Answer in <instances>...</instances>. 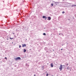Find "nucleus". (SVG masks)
I'll return each instance as SVG.
<instances>
[{"mask_svg": "<svg viewBox=\"0 0 76 76\" xmlns=\"http://www.w3.org/2000/svg\"><path fill=\"white\" fill-rule=\"evenodd\" d=\"M72 6L73 7V6H76V5H72Z\"/></svg>", "mask_w": 76, "mask_h": 76, "instance_id": "nucleus-8", "label": "nucleus"}, {"mask_svg": "<svg viewBox=\"0 0 76 76\" xmlns=\"http://www.w3.org/2000/svg\"><path fill=\"white\" fill-rule=\"evenodd\" d=\"M23 51H24V53H25V52H26V50L24 49H23Z\"/></svg>", "mask_w": 76, "mask_h": 76, "instance_id": "nucleus-6", "label": "nucleus"}, {"mask_svg": "<svg viewBox=\"0 0 76 76\" xmlns=\"http://www.w3.org/2000/svg\"><path fill=\"white\" fill-rule=\"evenodd\" d=\"M61 50H63V49H61Z\"/></svg>", "mask_w": 76, "mask_h": 76, "instance_id": "nucleus-20", "label": "nucleus"}, {"mask_svg": "<svg viewBox=\"0 0 76 76\" xmlns=\"http://www.w3.org/2000/svg\"><path fill=\"white\" fill-rule=\"evenodd\" d=\"M44 66H42V67H43V68H44Z\"/></svg>", "mask_w": 76, "mask_h": 76, "instance_id": "nucleus-21", "label": "nucleus"}, {"mask_svg": "<svg viewBox=\"0 0 76 76\" xmlns=\"http://www.w3.org/2000/svg\"><path fill=\"white\" fill-rule=\"evenodd\" d=\"M5 59H6V60H7V58L6 57L5 58Z\"/></svg>", "mask_w": 76, "mask_h": 76, "instance_id": "nucleus-16", "label": "nucleus"}, {"mask_svg": "<svg viewBox=\"0 0 76 76\" xmlns=\"http://www.w3.org/2000/svg\"><path fill=\"white\" fill-rule=\"evenodd\" d=\"M59 35H60V34H59Z\"/></svg>", "mask_w": 76, "mask_h": 76, "instance_id": "nucleus-22", "label": "nucleus"}, {"mask_svg": "<svg viewBox=\"0 0 76 76\" xmlns=\"http://www.w3.org/2000/svg\"><path fill=\"white\" fill-rule=\"evenodd\" d=\"M51 18L50 17H48V20H51Z\"/></svg>", "mask_w": 76, "mask_h": 76, "instance_id": "nucleus-5", "label": "nucleus"}, {"mask_svg": "<svg viewBox=\"0 0 76 76\" xmlns=\"http://www.w3.org/2000/svg\"><path fill=\"white\" fill-rule=\"evenodd\" d=\"M15 59L16 61H17L19 60H20V59H21V58H20V57H17V58H15Z\"/></svg>", "mask_w": 76, "mask_h": 76, "instance_id": "nucleus-2", "label": "nucleus"}, {"mask_svg": "<svg viewBox=\"0 0 76 76\" xmlns=\"http://www.w3.org/2000/svg\"><path fill=\"white\" fill-rule=\"evenodd\" d=\"M22 47H26V44H22Z\"/></svg>", "mask_w": 76, "mask_h": 76, "instance_id": "nucleus-3", "label": "nucleus"}, {"mask_svg": "<svg viewBox=\"0 0 76 76\" xmlns=\"http://www.w3.org/2000/svg\"><path fill=\"white\" fill-rule=\"evenodd\" d=\"M55 3H58L57 2H55Z\"/></svg>", "mask_w": 76, "mask_h": 76, "instance_id": "nucleus-18", "label": "nucleus"}, {"mask_svg": "<svg viewBox=\"0 0 76 76\" xmlns=\"http://www.w3.org/2000/svg\"><path fill=\"white\" fill-rule=\"evenodd\" d=\"M52 76H53V75Z\"/></svg>", "mask_w": 76, "mask_h": 76, "instance_id": "nucleus-24", "label": "nucleus"}, {"mask_svg": "<svg viewBox=\"0 0 76 76\" xmlns=\"http://www.w3.org/2000/svg\"><path fill=\"white\" fill-rule=\"evenodd\" d=\"M48 74H46V76H48Z\"/></svg>", "mask_w": 76, "mask_h": 76, "instance_id": "nucleus-13", "label": "nucleus"}, {"mask_svg": "<svg viewBox=\"0 0 76 76\" xmlns=\"http://www.w3.org/2000/svg\"><path fill=\"white\" fill-rule=\"evenodd\" d=\"M67 69L69 70V66H68V67H67Z\"/></svg>", "mask_w": 76, "mask_h": 76, "instance_id": "nucleus-11", "label": "nucleus"}, {"mask_svg": "<svg viewBox=\"0 0 76 76\" xmlns=\"http://www.w3.org/2000/svg\"><path fill=\"white\" fill-rule=\"evenodd\" d=\"M64 0H63V1H64Z\"/></svg>", "mask_w": 76, "mask_h": 76, "instance_id": "nucleus-23", "label": "nucleus"}, {"mask_svg": "<svg viewBox=\"0 0 76 76\" xmlns=\"http://www.w3.org/2000/svg\"><path fill=\"white\" fill-rule=\"evenodd\" d=\"M51 6H53V4H51Z\"/></svg>", "mask_w": 76, "mask_h": 76, "instance_id": "nucleus-15", "label": "nucleus"}, {"mask_svg": "<svg viewBox=\"0 0 76 76\" xmlns=\"http://www.w3.org/2000/svg\"><path fill=\"white\" fill-rule=\"evenodd\" d=\"M51 67H53V63H51L50 64Z\"/></svg>", "mask_w": 76, "mask_h": 76, "instance_id": "nucleus-4", "label": "nucleus"}, {"mask_svg": "<svg viewBox=\"0 0 76 76\" xmlns=\"http://www.w3.org/2000/svg\"><path fill=\"white\" fill-rule=\"evenodd\" d=\"M59 69L60 70V71H61L63 70V65H60Z\"/></svg>", "mask_w": 76, "mask_h": 76, "instance_id": "nucleus-1", "label": "nucleus"}, {"mask_svg": "<svg viewBox=\"0 0 76 76\" xmlns=\"http://www.w3.org/2000/svg\"><path fill=\"white\" fill-rule=\"evenodd\" d=\"M42 18H46V19L47 18H47H45V16H43V17H42Z\"/></svg>", "mask_w": 76, "mask_h": 76, "instance_id": "nucleus-7", "label": "nucleus"}, {"mask_svg": "<svg viewBox=\"0 0 76 76\" xmlns=\"http://www.w3.org/2000/svg\"><path fill=\"white\" fill-rule=\"evenodd\" d=\"M43 35H46V34H45V33H44L43 34Z\"/></svg>", "mask_w": 76, "mask_h": 76, "instance_id": "nucleus-9", "label": "nucleus"}, {"mask_svg": "<svg viewBox=\"0 0 76 76\" xmlns=\"http://www.w3.org/2000/svg\"><path fill=\"white\" fill-rule=\"evenodd\" d=\"M19 48H20L21 47V45H20L19 46Z\"/></svg>", "mask_w": 76, "mask_h": 76, "instance_id": "nucleus-14", "label": "nucleus"}, {"mask_svg": "<svg viewBox=\"0 0 76 76\" xmlns=\"http://www.w3.org/2000/svg\"><path fill=\"white\" fill-rule=\"evenodd\" d=\"M10 39H13V38H11V37H10Z\"/></svg>", "mask_w": 76, "mask_h": 76, "instance_id": "nucleus-10", "label": "nucleus"}, {"mask_svg": "<svg viewBox=\"0 0 76 76\" xmlns=\"http://www.w3.org/2000/svg\"><path fill=\"white\" fill-rule=\"evenodd\" d=\"M65 13V12H64V11H63L62 12V13Z\"/></svg>", "mask_w": 76, "mask_h": 76, "instance_id": "nucleus-12", "label": "nucleus"}, {"mask_svg": "<svg viewBox=\"0 0 76 76\" xmlns=\"http://www.w3.org/2000/svg\"><path fill=\"white\" fill-rule=\"evenodd\" d=\"M68 65H69L68 64H66V66H68Z\"/></svg>", "mask_w": 76, "mask_h": 76, "instance_id": "nucleus-17", "label": "nucleus"}, {"mask_svg": "<svg viewBox=\"0 0 76 76\" xmlns=\"http://www.w3.org/2000/svg\"><path fill=\"white\" fill-rule=\"evenodd\" d=\"M34 76H36V75H34Z\"/></svg>", "mask_w": 76, "mask_h": 76, "instance_id": "nucleus-19", "label": "nucleus"}]
</instances>
